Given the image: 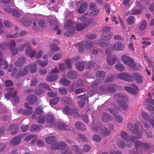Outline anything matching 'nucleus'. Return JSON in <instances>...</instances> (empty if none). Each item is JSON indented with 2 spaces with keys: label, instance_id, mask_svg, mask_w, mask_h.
Segmentation results:
<instances>
[{
  "label": "nucleus",
  "instance_id": "f257e3e1",
  "mask_svg": "<svg viewBox=\"0 0 154 154\" xmlns=\"http://www.w3.org/2000/svg\"><path fill=\"white\" fill-rule=\"evenodd\" d=\"M113 97L115 99H117L118 104L124 110H126L128 108V106L125 102L128 100L126 96L124 94L117 93L113 96Z\"/></svg>",
  "mask_w": 154,
  "mask_h": 154
},
{
  "label": "nucleus",
  "instance_id": "f03ea898",
  "mask_svg": "<svg viewBox=\"0 0 154 154\" xmlns=\"http://www.w3.org/2000/svg\"><path fill=\"white\" fill-rule=\"evenodd\" d=\"M75 26L76 23L74 21L71 20H68L64 26V28L68 30L64 32V35L68 37L73 35L75 30Z\"/></svg>",
  "mask_w": 154,
  "mask_h": 154
},
{
  "label": "nucleus",
  "instance_id": "7ed1b4c3",
  "mask_svg": "<svg viewBox=\"0 0 154 154\" xmlns=\"http://www.w3.org/2000/svg\"><path fill=\"white\" fill-rule=\"evenodd\" d=\"M46 140L47 143L51 145V148L52 149H59L62 146H66V144L63 142L60 143L56 142L55 137L53 136L48 137L46 138Z\"/></svg>",
  "mask_w": 154,
  "mask_h": 154
},
{
  "label": "nucleus",
  "instance_id": "20e7f679",
  "mask_svg": "<svg viewBox=\"0 0 154 154\" xmlns=\"http://www.w3.org/2000/svg\"><path fill=\"white\" fill-rule=\"evenodd\" d=\"M110 30L111 28L108 26L103 28V33L101 36V38L102 40L108 41L112 38L113 35L110 31Z\"/></svg>",
  "mask_w": 154,
  "mask_h": 154
},
{
  "label": "nucleus",
  "instance_id": "39448f33",
  "mask_svg": "<svg viewBox=\"0 0 154 154\" xmlns=\"http://www.w3.org/2000/svg\"><path fill=\"white\" fill-rule=\"evenodd\" d=\"M78 111V109L76 107L71 108L68 106H66L63 110V112L64 113L72 116L75 117L79 116Z\"/></svg>",
  "mask_w": 154,
  "mask_h": 154
},
{
  "label": "nucleus",
  "instance_id": "423d86ee",
  "mask_svg": "<svg viewBox=\"0 0 154 154\" xmlns=\"http://www.w3.org/2000/svg\"><path fill=\"white\" fill-rule=\"evenodd\" d=\"M7 90L9 91L5 95V97L7 99H9L11 97H14V100L16 103L19 102V97L17 96L15 97L17 94V91H14V88H9L6 89Z\"/></svg>",
  "mask_w": 154,
  "mask_h": 154
},
{
  "label": "nucleus",
  "instance_id": "0eeeda50",
  "mask_svg": "<svg viewBox=\"0 0 154 154\" xmlns=\"http://www.w3.org/2000/svg\"><path fill=\"white\" fill-rule=\"evenodd\" d=\"M88 14H85L81 16L79 20L81 21L84 22V24L85 27L88 26L91 24L94 21L93 19L86 17Z\"/></svg>",
  "mask_w": 154,
  "mask_h": 154
},
{
  "label": "nucleus",
  "instance_id": "6e6552de",
  "mask_svg": "<svg viewBox=\"0 0 154 154\" xmlns=\"http://www.w3.org/2000/svg\"><path fill=\"white\" fill-rule=\"evenodd\" d=\"M122 59L124 63L126 64L134 67H135V64L133 60L130 57L125 55L122 56Z\"/></svg>",
  "mask_w": 154,
  "mask_h": 154
},
{
  "label": "nucleus",
  "instance_id": "1a4fd4ad",
  "mask_svg": "<svg viewBox=\"0 0 154 154\" xmlns=\"http://www.w3.org/2000/svg\"><path fill=\"white\" fill-rule=\"evenodd\" d=\"M116 85L114 84H111L109 85L107 88H106L104 86H101L100 87V89L101 91H107L109 93L112 94L115 92Z\"/></svg>",
  "mask_w": 154,
  "mask_h": 154
},
{
  "label": "nucleus",
  "instance_id": "9d476101",
  "mask_svg": "<svg viewBox=\"0 0 154 154\" xmlns=\"http://www.w3.org/2000/svg\"><path fill=\"white\" fill-rule=\"evenodd\" d=\"M106 53L107 56V64L110 66H112L114 64L116 60V57L115 56L109 57V56L110 54V53L108 49H106Z\"/></svg>",
  "mask_w": 154,
  "mask_h": 154
},
{
  "label": "nucleus",
  "instance_id": "9b49d317",
  "mask_svg": "<svg viewBox=\"0 0 154 154\" xmlns=\"http://www.w3.org/2000/svg\"><path fill=\"white\" fill-rule=\"evenodd\" d=\"M125 45L119 42H115L112 46V49L114 51H121L125 48Z\"/></svg>",
  "mask_w": 154,
  "mask_h": 154
},
{
  "label": "nucleus",
  "instance_id": "f8f14e48",
  "mask_svg": "<svg viewBox=\"0 0 154 154\" xmlns=\"http://www.w3.org/2000/svg\"><path fill=\"white\" fill-rule=\"evenodd\" d=\"M131 75L126 72H124L118 74L117 78L119 79L129 81L131 80Z\"/></svg>",
  "mask_w": 154,
  "mask_h": 154
},
{
  "label": "nucleus",
  "instance_id": "ddd939ff",
  "mask_svg": "<svg viewBox=\"0 0 154 154\" xmlns=\"http://www.w3.org/2000/svg\"><path fill=\"white\" fill-rule=\"evenodd\" d=\"M29 67V65H27L24 68H20L19 69L18 73L17 74L16 76L17 77H19L26 75L28 72Z\"/></svg>",
  "mask_w": 154,
  "mask_h": 154
},
{
  "label": "nucleus",
  "instance_id": "4468645a",
  "mask_svg": "<svg viewBox=\"0 0 154 154\" xmlns=\"http://www.w3.org/2000/svg\"><path fill=\"white\" fill-rule=\"evenodd\" d=\"M130 139L132 141L135 142L136 148L137 150L143 149V143L138 140L134 136L131 137Z\"/></svg>",
  "mask_w": 154,
  "mask_h": 154
},
{
  "label": "nucleus",
  "instance_id": "2eb2a0df",
  "mask_svg": "<svg viewBox=\"0 0 154 154\" xmlns=\"http://www.w3.org/2000/svg\"><path fill=\"white\" fill-rule=\"evenodd\" d=\"M96 76L97 78V83L99 84L102 82L101 81L103 80L105 77L106 74L104 71H100L97 72L96 74Z\"/></svg>",
  "mask_w": 154,
  "mask_h": 154
},
{
  "label": "nucleus",
  "instance_id": "dca6fc26",
  "mask_svg": "<svg viewBox=\"0 0 154 154\" xmlns=\"http://www.w3.org/2000/svg\"><path fill=\"white\" fill-rule=\"evenodd\" d=\"M78 76V73L75 70H69L67 72V77L70 79H74L77 78Z\"/></svg>",
  "mask_w": 154,
  "mask_h": 154
},
{
  "label": "nucleus",
  "instance_id": "f3484780",
  "mask_svg": "<svg viewBox=\"0 0 154 154\" xmlns=\"http://www.w3.org/2000/svg\"><path fill=\"white\" fill-rule=\"evenodd\" d=\"M25 53L26 55L32 58L36 53V52L34 49H33L31 46L27 47L26 49Z\"/></svg>",
  "mask_w": 154,
  "mask_h": 154
},
{
  "label": "nucleus",
  "instance_id": "a211bd4d",
  "mask_svg": "<svg viewBox=\"0 0 154 154\" xmlns=\"http://www.w3.org/2000/svg\"><path fill=\"white\" fill-rule=\"evenodd\" d=\"M133 88L126 86L124 87V88L129 92L134 95H136L137 94V91L138 90V87L135 84L133 85Z\"/></svg>",
  "mask_w": 154,
  "mask_h": 154
},
{
  "label": "nucleus",
  "instance_id": "6ab92c4d",
  "mask_svg": "<svg viewBox=\"0 0 154 154\" xmlns=\"http://www.w3.org/2000/svg\"><path fill=\"white\" fill-rule=\"evenodd\" d=\"M26 59L23 56H20L18 57V60L15 61V65L18 67H21L26 62Z\"/></svg>",
  "mask_w": 154,
  "mask_h": 154
},
{
  "label": "nucleus",
  "instance_id": "aec40b11",
  "mask_svg": "<svg viewBox=\"0 0 154 154\" xmlns=\"http://www.w3.org/2000/svg\"><path fill=\"white\" fill-rule=\"evenodd\" d=\"M98 85V83H97V82L94 83L92 86L89 88L88 90V94L89 95L91 96L97 93V90L95 87Z\"/></svg>",
  "mask_w": 154,
  "mask_h": 154
},
{
  "label": "nucleus",
  "instance_id": "412c9836",
  "mask_svg": "<svg viewBox=\"0 0 154 154\" xmlns=\"http://www.w3.org/2000/svg\"><path fill=\"white\" fill-rule=\"evenodd\" d=\"M127 128H130V131L133 134H136L138 131V125L137 124L131 125V124H128L127 125Z\"/></svg>",
  "mask_w": 154,
  "mask_h": 154
},
{
  "label": "nucleus",
  "instance_id": "4be33fe9",
  "mask_svg": "<svg viewBox=\"0 0 154 154\" xmlns=\"http://www.w3.org/2000/svg\"><path fill=\"white\" fill-rule=\"evenodd\" d=\"M132 77L138 83H141L143 81V76L138 73H133Z\"/></svg>",
  "mask_w": 154,
  "mask_h": 154
},
{
  "label": "nucleus",
  "instance_id": "5701e85b",
  "mask_svg": "<svg viewBox=\"0 0 154 154\" xmlns=\"http://www.w3.org/2000/svg\"><path fill=\"white\" fill-rule=\"evenodd\" d=\"M46 121L50 124H53L55 122V119L54 116L50 113H48L46 115Z\"/></svg>",
  "mask_w": 154,
  "mask_h": 154
},
{
  "label": "nucleus",
  "instance_id": "b1692460",
  "mask_svg": "<svg viewBox=\"0 0 154 154\" xmlns=\"http://www.w3.org/2000/svg\"><path fill=\"white\" fill-rule=\"evenodd\" d=\"M94 45V43L91 41H84L82 42L83 47L87 50L90 49Z\"/></svg>",
  "mask_w": 154,
  "mask_h": 154
},
{
  "label": "nucleus",
  "instance_id": "393cba45",
  "mask_svg": "<svg viewBox=\"0 0 154 154\" xmlns=\"http://www.w3.org/2000/svg\"><path fill=\"white\" fill-rule=\"evenodd\" d=\"M37 98L36 96L30 95L27 97V101L30 105H32L37 101Z\"/></svg>",
  "mask_w": 154,
  "mask_h": 154
},
{
  "label": "nucleus",
  "instance_id": "a878e982",
  "mask_svg": "<svg viewBox=\"0 0 154 154\" xmlns=\"http://www.w3.org/2000/svg\"><path fill=\"white\" fill-rule=\"evenodd\" d=\"M109 110L110 112L115 116L116 118V121L117 122L119 123H121L123 121V118L122 117L118 115H117V113L114 111L113 109H109Z\"/></svg>",
  "mask_w": 154,
  "mask_h": 154
},
{
  "label": "nucleus",
  "instance_id": "bb28decb",
  "mask_svg": "<svg viewBox=\"0 0 154 154\" xmlns=\"http://www.w3.org/2000/svg\"><path fill=\"white\" fill-rule=\"evenodd\" d=\"M25 106L27 109L25 110L24 114L27 116L30 115L32 112V107L29 106L28 103H25Z\"/></svg>",
  "mask_w": 154,
  "mask_h": 154
},
{
  "label": "nucleus",
  "instance_id": "cd10ccee",
  "mask_svg": "<svg viewBox=\"0 0 154 154\" xmlns=\"http://www.w3.org/2000/svg\"><path fill=\"white\" fill-rule=\"evenodd\" d=\"M21 138L18 136L14 137L11 141V144L16 146L19 145L21 142Z\"/></svg>",
  "mask_w": 154,
  "mask_h": 154
},
{
  "label": "nucleus",
  "instance_id": "c85d7f7f",
  "mask_svg": "<svg viewBox=\"0 0 154 154\" xmlns=\"http://www.w3.org/2000/svg\"><path fill=\"white\" fill-rule=\"evenodd\" d=\"M88 4L86 2L82 3L78 10V12L81 14L84 13L88 8Z\"/></svg>",
  "mask_w": 154,
  "mask_h": 154
},
{
  "label": "nucleus",
  "instance_id": "c756f323",
  "mask_svg": "<svg viewBox=\"0 0 154 154\" xmlns=\"http://www.w3.org/2000/svg\"><path fill=\"white\" fill-rule=\"evenodd\" d=\"M9 129L11 131V134L12 135H15L18 132L17 127L15 125H11L9 127Z\"/></svg>",
  "mask_w": 154,
  "mask_h": 154
},
{
  "label": "nucleus",
  "instance_id": "7c9ffc66",
  "mask_svg": "<svg viewBox=\"0 0 154 154\" xmlns=\"http://www.w3.org/2000/svg\"><path fill=\"white\" fill-rule=\"evenodd\" d=\"M58 78L57 74L51 73V74L46 78V80L48 82H53L56 80Z\"/></svg>",
  "mask_w": 154,
  "mask_h": 154
},
{
  "label": "nucleus",
  "instance_id": "2f4dec72",
  "mask_svg": "<svg viewBox=\"0 0 154 154\" xmlns=\"http://www.w3.org/2000/svg\"><path fill=\"white\" fill-rule=\"evenodd\" d=\"M75 125L76 128L78 129L83 131H85L86 129L85 125L82 123L79 122H76L75 124Z\"/></svg>",
  "mask_w": 154,
  "mask_h": 154
},
{
  "label": "nucleus",
  "instance_id": "473e14b6",
  "mask_svg": "<svg viewBox=\"0 0 154 154\" xmlns=\"http://www.w3.org/2000/svg\"><path fill=\"white\" fill-rule=\"evenodd\" d=\"M85 63L83 62H78L76 64L77 69L79 71H83L85 68Z\"/></svg>",
  "mask_w": 154,
  "mask_h": 154
},
{
  "label": "nucleus",
  "instance_id": "72a5a7b5",
  "mask_svg": "<svg viewBox=\"0 0 154 154\" xmlns=\"http://www.w3.org/2000/svg\"><path fill=\"white\" fill-rule=\"evenodd\" d=\"M121 136L122 138L124 139L128 143L129 141H131L130 137L132 136L129 137L128 134L125 131H122L121 134Z\"/></svg>",
  "mask_w": 154,
  "mask_h": 154
},
{
  "label": "nucleus",
  "instance_id": "f704fd0d",
  "mask_svg": "<svg viewBox=\"0 0 154 154\" xmlns=\"http://www.w3.org/2000/svg\"><path fill=\"white\" fill-rule=\"evenodd\" d=\"M61 100L66 104L71 105L72 103V99L66 96L64 97H62L61 99Z\"/></svg>",
  "mask_w": 154,
  "mask_h": 154
},
{
  "label": "nucleus",
  "instance_id": "c9c22d12",
  "mask_svg": "<svg viewBox=\"0 0 154 154\" xmlns=\"http://www.w3.org/2000/svg\"><path fill=\"white\" fill-rule=\"evenodd\" d=\"M112 119L110 115L106 113H104L102 118V120L104 122H107Z\"/></svg>",
  "mask_w": 154,
  "mask_h": 154
},
{
  "label": "nucleus",
  "instance_id": "e433bc0d",
  "mask_svg": "<svg viewBox=\"0 0 154 154\" xmlns=\"http://www.w3.org/2000/svg\"><path fill=\"white\" fill-rule=\"evenodd\" d=\"M59 82L64 86H68L71 84V82L66 79H62L60 80Z\"/></svg>",
  "mask_w": 154,
  "mask_h": 154
},
{
  "label": "nucleus",
  "instance_id": "4c0bfd02",
  "mask_svg": "<svg viewBox=\"0 0 154 154\" xmlns=\"http://www.w3.org/2000/svg\"><path fill=\"white\" fill-rule=\"evenodd\" d=\"M58 126L60 129L64 130L66 131L70 130V128L66 125L64 123H60L58 124Z\"/></svg>",
  "mask_w": 154,
  "mask_h": 154
},
{
  "label": "nucleus",
  "instance_id": "58836bf2",
  "mask_svg": "<svg viewBox=\"0 0 154 154\" xmlns=\"http://www.w3.org/2000/svg\"><path fill=\"white\" fill-rule=\"evenodd\" d=\"M51 50L53 51V52L51 53V51H49L48 54L50 55V56L52 55V54L54 53V52L58 51L59 50V48L57 46L56 44H53L51 46Z\"/></svg>",
  "mask_w": 154,
  "mask_h": 154
},
{
  "label": "nucleus",
  "instance_id": "ea45409f",
  "mask_svg": "<svg viewBox=\"0 0 154 154\" xmlns=\"http://www.w3.org/2000/svg\"><path fill=\"white\" fill-rule=\"evenodd\" d=\"M29 66V68H30V71L31 73H33L36 72L37 69V65L35 63H32Z\"/></svg>",
  "mask_w": 154,
  "mask_h": 154
},
{
  "label": "nucleus",
  "instance_id": "a19ab883",
  "mask_svg": "<svg viewBox=\"0 0 154 154\" xmlns=\"http://www.w3.org/2000/svg\"><path fill=\"white\" fill-rule=\"evenodd\" d=\"M101 133L104 136L108 135L110 134V131L108 130L107 128L103 127L101 128Z\"/></svg>",
  "mask_w": 154,
  "mask_h": 154
},
{
  "label": "nucleus",
  "instance_id": "79ce46f5",
  "mask_svg": "<svg viewBox=\"0 0 154 154\" xmlns=\"http://www.w3.org/2000/svg\"><path fill=\"white\" fill-rule=\"evenodd\" d=\"M66 144L65 146H63L60 149H62V153L63 154H71L70 149L68 148H66Z\"/></svg>",
  "mask_w": 154,
  "mask_h": 154
},
{
  "label": "nucleus",
  "instance_id": "37998d69",
  "mask_svg": "<svg viewBox=\"0 0 154 154\" xmlns=\"http://www.w3.org/2000/svg\"><path fill=\"white\" fill-rule=\"evenodd\" d=\"M96 65V64L92 61L89 62L86 65V69H91Z\"/></svg>",
  "mask_w": 154,
  "mask_h": 154
},
{
  "label": "nucleus",
  "instance_id": "c03bdc74",
  "mask_svg": "<svg viewBox=\"0 0 154 154\" xmlns=\"http://www.w3.org/2000/svg\"><path fill=\"white\" fill-rule=\"evenodd\" d=\"M75 82H73L75 83V86L76 87L83 86L84 85V83L81 79H79L75 83Z\"/></svg>",
  "mask_w": 154,
  "mask_h": 154
},
{
  "label": "nucleus",
  "instance_id": "a18cd8bd",
  "mask_svg": "<svg viewBox=\"0 0 154 154\" xmlns=\"http://www.w3.org/2000/svg\"><path fill=\"white\" fill-rule=\"evenodd\" d=\"M127 21L129 25L133 24L135 22L134 17L132 16L129 17L127 19Z\"/></svg>",
  "mask_w": 154,
  "mask_h": 154
},
{
  "label": "nucleus",
  "instance_id": "49530a36",
  "mask_svg": "<svg viewBox=\"0 0 154 154\" xmlns=\"http://www.w3.org/2000/svg\"><path fill=\"white\" fill-rule=\"evenodd\" d=\"M39 88H41L42 89L43 88L49 91L51 90V89L50 88L49 86L45 83L40 84L39 85Z\"/></svg>",
  "mask_w": 154,
  "mask_h": 154
},
{
  "label": "nucleus",
  "instance_id": "de8ad7c7",
  "mask_svg": "<svg viewBox=\"0 0 154 154\" xmlns=\"http://www.w3.org/2000/svg\"><path fill=\"white\" fill-rule=\"evenodd\" d=\"M60 99L59 97H57L55 98L51 99L50 101V103L51 105H55L58 102Z\"/></svg>",
  "mask_w": 154,
  "mask_h": 154
},
{
  "label": "nucleus",
  "instance_id": "09e8293b",
  "mask_svg": "<svg viewBox=\"0 0 154 154\" xmlns=\"http://www.w3.org/2000/svg\"><path fill=\"white\" fill-rule=\"evenodd\" d=\"M115 68L118 70L120 71H123L125 70V68L124 66L120 63L116 64L115 66Z\"/></svg>",
  "mask_w": 154,
  "mask_h": 154
},
{
  "label": "nucleus",
  "instance_id": "8fccbe9b",
  "mask_svg": "<svg viewBox=\"0 0 154 154\" xmlns=\"http://www.w3.org/2000/svg\"><path fill=\"white\" fill-rule=\"evenodd\" d=\"M76 29L78 31H81L84 29L86 27L84 24L79 23L77 24H76Z\"/></svg>",
  "mask_w": 154,
  "mask_h": 154
},
{
  "label": "nucleus",
  "instance_id": "3c124183",
  "mask_svg": "<svg viewBox=\"0 0 154 154\" xmlns=\"http://www.w3.org/2000/svg\"><path fill=\"white\" fill-rule=\"evenodd\" d=\"M44 92V90L41 88H39V86L35 90V93L37 95H39Z\"/></svg>",
  "mask_w": 154,
  "mask_h": 154
},
{
  "label": "nucleus",
  "instance_id": "603ef678",
  "mask_svg": "<svg viewBox=\"0 0 154 154\" xmlns=\"http://www.w3.org/2000/svg\"><path fill=\"white\" fill-rule=\"evenodd\" d=\"M41 126L36 124H33L30 128L31 131H38L39 130Z\"/></svg>",
  "mask_w": 154,
  "mask_h": 154
},
{
  "label": "nucleus",
  "instance_id": "864d4df0",
  "mask_svg": "<svg viewBox=\"0 0 154 154\" xmlns=\"http://www.w3.org/2000/svg\"><path fill=\"white\" fill-rule=\"evenodd\" d=\"M36 62L42 67L46 66L48 64V61H42L40 59L37 60Z\"/></svg>",
  "mask_w": 154,
  "mask_h": 154
},
{
  "label": "nucleus",
  "instance_id": "5fc2aeb1",
  "mask_svg": "<svg viewBox=\"0 0 154 154\" xmlns=\"http://www.w3.org/2000/svg\"><path fill=\"white\" fill-rule=\"evenodd\" d=\"M118 145L119 147L122 148L126 146V144L125 142L122 140V139H119L117 142Z\"/></svg>",
  "mask_w": 154,
  "mask_h": 154
},
{
  "label": "nucleus",
  "instance_id": "6e6d98bb",
  "mask_svg": "<svg viewBox=\"0 0 154 154\" xmlns=\"http://www.w3.org/2000/svg\"><path fill=\"white\" fill-rule=\"evenodd\" d=\"M45 116L44 115H42L39 116L38 119V122L40 124L43 123L45 119Z\"/></svg>",
  "mask_w": 154,
  "mask_h": 154
},
{
  "label": "nucleus",
  "instance_id": "4d7b16f0",
  "mask_svg": "<svg viewBox=\"0 0 154 154\" xmlns=\"http://www.w3.org/2000/svg\"><path fill=\"white\" fill-rule=\"evenodd\" d=\"M11 13H12L13 15L16 17H19L20 15L19 12L17 10L14 8Z\"/></svg>",
  "mask_w": 154,
  "mask_h": 154
},
{
  "label": "nucleus",
  "instance_id": "13d9d810",
  "mask_svg": "<svg viewBox=\"0 0 154 154\" xmlns=\"http://www.w3.org/2000/svg\"><path fill=\"white\" fill-rule=\"evenodd\" d=\"M146 21L143 20L140 24L139 29L141 30H143L146 28Z\"/></svg>",
  "mask_w": 154,
  "mask_h": 154
},
{
  "label": "nucleus",
  "instance_id": "bf43d9fd",
  "mask_svg": "<svg viewBox=\"0 0 154 154\" xmlns=\"http://www.w3.org/2000/svg\"><path fill=\"white\" fill-rule=\"evenodd\" d=\"M38 24L39 26L41 27H45L46 21L43 19L39 20L38 21Z\"/></svg>",
  "mask_w": 154,
  "mask_h": 154
},
{
  "label": "nucleus",
  "instance_id": "052dcab7",
  "mask_svg": "<svg viewBox=\"0 0 154 154\" xmlns=\"http://www.w3.org/2000/svg\"><path fill=\"white\" fill-rule=\"evenodd\" d=\"M52 58L53 60H58L62 58L61 54L59 53L54 54Z\"/></svg>",
  "mask_w": 154,
  "mask_h": 154
},
{
  "label": "nucleus",
  "instance_id": "680f3d73",
  "mask_svg": "<svg viewBox=\"0 0 154 154\" xmlns=\"http://www.w3.org/2000/svg\"><path fill=\"white\" fill-rule=\"evenodd\" d=\"M59 92L62 94L66 95L67 93V90L64 88H61L59 89Z\"/></svg>",
  "mask_w": 154,
  "mask_h": 154
},
{
  "label": "nucleus",
  "instance_id": "e2e57ef3",
  "mask_svg": "<svg viewBox=\"0 0 154 154\" xmlns=\"http://www.w3.org/2000/svg\"><path fill=\"white\" fill-rule=\"evenodd\" d=\"M65 64L67 65V68L69 69H71L72 68V63H71V62L70 60H69V59L66 60H65Z\"/></svg>",
  "mask_w": 154,
  "mask_h": 154
},
{
  "label": "nucleus",
  "instance_id": "0e129e2a",
  "mask_svg": "<svg viewBox=\"0 0 154 154\" xmlns=\"http://www.w3.org/2000/svg\"><path fill=\"white\" fill-rule=\"evenodd\" d=\"M73 149L75 150L76 152V153L77 154H82V153L80 151V149L79 148V147L78 146L74 145H73Z\"/></svg>",
  "mask_w": 154,
  "mask_h": 154
},
{
  "label": "nucleus",
  "instance_id": "69168bd1",
  "mask_svg": "<svg viewBox=\"0 0 154 154\" xmlns=\"http://www.w3.org/2000/svg\"><path fill=\"white\" fill-rule=\"evenodd\" d=\"M77 98L78 99H82L85 101L88 100V97L86 95H82L78 96Z\"/></svg>",
  "mask_w": 154,
  "mask_h": 154
},
{
  "label": "nucleus",
  "instance_id": "338daca9",
  "mask_svg": "<svg viewBox=\"0 0 154 154\" xmlns=\"http://www.w3.org/2000/svg\"><path fill=\"white\" fill-rule=\"evenodd\" d=\"M9 49H12L13 48L15 47L16 46V43L15 40H12L9 42Z\"/></svg>",
  "mask_w": 154,
  "mask_h": 154
},
{
  "label": "nucleus",
  "instance_id": "774afa93",
  "mask_svg": "<svg viewBox=\"0 0 154 154\" xmlns=\"http://www.w3.org/2000/svg\"><path fill=\"white\" fill-rule=\"evenodd\" d=\"M9 49L11 51V54L13 55H15L18 53V50L15 47Z\"/></svg>",
  "mask_w": 154,
  "mask_h": 154
}]
</instances>
